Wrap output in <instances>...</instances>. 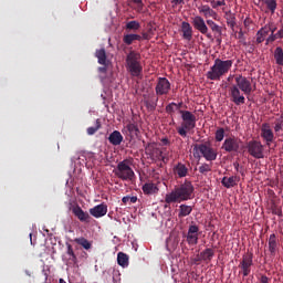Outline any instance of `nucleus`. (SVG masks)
Returning <instances> with one entry per match:
<instances>
[{
    "instance_id": "f257e3e1",
    "label": "nucleus",
    "mask_w": 283,
    "mask_h": 283,
    "mask_svg": "<svg viewBox=\"0 0 283 283\" xmlns=\"http://www.w3.org/2000/svg\"><path fill=\"white\" fill-rule=\"evenodd\" d=\"M235 83L237 84H233L229 88L231 101L232 103H234V105H244L245 98L244 95H241L240 90L241 92H243V94L250 96L251 92H253L251 81H249V78H247L245 76L238 75L235 77Z\"/></svg>"
},
{
    "instance_id": "f03ea898",
    "label": "nucleus",
    "mask_w": 283,
    "mask_h": 283,
    "mask_svg": "<svg viewBox=\"0 0 283 283\" xmlns=\"http://www.w3.org/2000/svg\"><path fill=\"white\" fill-rule=\"evenodd\" d=\"M191 198H193V185L191 181H185L166 193L165 202L166 205H174L176 202L191 200Z\"/></svg>"
},
{
    "instance_id": "7ed1b4c3",
    "label": "nucleus",
    "mask_w": 283,
    "mask_h": 283,
    "mask_svg": "<svg viewBox=\"0 0 283 283\" xmlns=\"http://www.w3.org/2000/svg\"><path fill=\"white\" fill-rule=\"evenodd\" d=\"M233 67V60H221L220 57L214 60L213 65L206 73L208 81H220L222 76H227L228 72H231Z\"/></svg>"
},
{
    "instance_id": "20e7f679",
    "label": "nucleus",
    "mask_w": 283,
    "mask_h": 283,
    "mask_svg": "<svg viewBox=\"0 0 283 283\" xmlns=\"http://www.w3.org/2000/svg\"><path fill=\"white\" fill-rule=\"evenodd\" d=\"M133 166L134 158H126L117 164L116 168L113 170V174H115L116 178H119V180H123L124 182L132 181L134 178H136V174L132 168Z\"/></svg>"
},
{
    "instance_id": "39448f33",
    "label": "nucleus",
    "mask_w": 283,
    "mask_h": 283,
    "mask_svg": "<svg viewBox=\"0 0 283 283\" xmlns=\"http://www.w3.org/2000/svg\"><path fill=\"white\" fill-rule=\"evenodd\" d=\"M126 70L132 76H140L143 74V64H140V53L130 51L126 56Z\"/></svg>"
},
{
    "instance_id": "423d86ee",
    "label": "nucleus",
    "mask_w": 283,
    "mask_h": 283,
    "mask_svg": "<svg viewBox=\"0 0 283 283\" xmlns=\"http://www.w3.org/2000/svg\"><path fill=\"white\" fill-rule=\"evenodd\" d=\"M179 114H181V120L184 123L177 128V133L182 138H187V132L196 129V115L189 111H179Z\"/></svg>"
},
{
    "instance_id": "0eeeda50",
    "label": "nucleus",
    "mask_w": 283,
    "mask_h": 283,
    "mask_svg": "<svg viewBox=\"0 0 283 283\" xmlns=\"http://www.w3.org/2000/svg\"><path fill=\"white\" fill-rule=\"evenodd\" d=\"M200 155L208 160V163H213L218 158V150L211 147V144H196L193 147L195 158H200Z\"/></svg>"
},
{
    "instance_id": "6e6552de",
    "label": "nucleus",
    "mask_w": 283,
    "mask_h": 283,
    "mask_svg": "<svg viewBox=\"0 0 283 283\" xmlns=\"http://www.w3.org/2000/svg\"><path fill=\"white\" fill-rule=\"evenodd\" d=\"M247 149L252 158H256V160L264 158V145H262V142L250 140Z\"/></svg>"
},
{
    "instance_id": "1a4fd4ad",
    "label": "nucleus",
    "mask_w": 283,
    "mask_h": 283,
    "mask_svg": "<svg viewBox=\"0 0 283 283\" xmlns=\"http://www.w3.org/2000/svg\"><path fill=\"white\" fill-rule=\"evenodd\" d=\"M242 145V139L231 136L227 137L221 146V149L223 151H227L228 154L238 153L240 151V146Z\"/></svg>"
},
{
    "instance_id": "9d476101",
    "label": "nucleus",
    "mask_w": 283,
    "mask_h": 283,
    "mask_svg": "<svg viewBox=\"0 0 283 283\" xmlns=\"http://www.w3.org/2000/svg\"><path fill=\"white\" fill-rule=\"evenodd\" d=\"M192 25L195 30H198L200 34H205L209 39V41H213V35L209 32V27H207V22H205V18L200 15H196L192 19Z\"/></svg>"
},
{
    "instance_id": "9b49d317",
    "label": "nucleus",
    "mask_w": 283,
    "mask_h": 283,
    "mask_svg": "<svg viewBox=\"0 0 283 283\" xmlns=\"http://www.w3.org/2000/svg\"><path fill=\"white\" fill-rule=\"evenodd\" d=\"M157 96H167L171 92V83L167 77H158L157 85L155 87Z\"/></svg>"
},
{
    "instance_id": "f8f14e48",
    "label": "nucleus",
    "mask_w": 283,
    "mask_h": 283,
    "mask_svg": "<svg viewBox=\"0 0 283 283\" xmlns=\"http://www.w3.org/2000/svg\"><path fill=\"white\" fill-rule=\"evenodd\" d=\"M261 138H263L268 147H271V144L275 140V134L273 133V129H271V124L263 123L261 125Z\"/></svg>"
},
{
    "instance_id": "ddd939ff",
    "label": "nucleus",
    "mask_w": 283,
    "mask_h": 283,
    "mask_svg": "<svg viewBox=\"0 0 283 283\" xmlns=\"http://www.w3.org/2000/svg\"><path fill=\"white\" fill-rule=\"evenodd\" d=\"M251 266H253V254L248 253L242 256V261L239 268L242 270L243 277H248L251 274Z\"/></svg>"
},
{
    "instance_id": "4468645a",
    "label": "nucleus",
    "mask_w": 283,
    "mask_h": 283,
    "mask_svg": "<svg viewBox=\"0 0 283 283\" xmlns=\"http://www.w3.org/2000/svg\"><path fill=\"white\" fill-rule=\"evenodd\" d=\"M159 182L154 181H147L143 185L142 190L145 196H156L158 191H160V188H158Z\"/></svg>"
},
{
    "instance_id": "2eb2a0df",
    "label": "nucleus",
    "mask_w": 283,
    "mask_h": 283,
    "mask_svg": "<svg viewBox=\"0 0 283 283\" xmlns=\"http://www.w3.org/2000/svg\"><path fill=\"white\" fill-rule=\"evenodd\" d=\"M200 14H203L205 19H218V12H216L209 4H202L198 8Z\"/></svg>"
},
{
    "instance_id": "dca6fc26",
    "label": "nucleus",
    "mask_w": 283,
    "mask_h": 283,
    "mask_svg": "<svg viewBox=\"0 0 283 283\" xmlns=\"http://www.w3.org/2000/svg\"><path fill=\"white\" fill-rule=\"evenodd\" d=\"M90 213L93 218H103V216H107V206L105 203H99L91 208Z\"/></svg>"
},
{
    "instance_id": "f3484780",
    "label": "nucleus",
    "mask_w": 283,
    "mask_h": 283,
    "mask_svg": "<svg viewBox=\"0 0 283 283\" xmlns=\"http://www.w3.org/2000/svg\"><path fill=\"white\" fill-rule=\"evenodd\" d=\"M72 213L75 218L78 219L80 222H90V213L84 212L81 206H75L72 208Z\"/></svg>"
},
{
    "instance_id": "a211bd4d",
    "label": "nucleus",
    "mask_w": 283,
    "mask_h": 283,
    "mask_svg": "<svg viewBox=\"0 0 283 283\" xmlns=\"http://www.w3.org/2000/svg\"><path fill=\"white\" fill-rule=\"evenodd\" d=\"M198 231H200V228H198V226L192 224L189 227L187 235L188 244H198Z\"/></svg>"
},
{
    "instance_id": "6ab92c4d",
    "label": "nucleus",
    "mask_w": 283,
    "mask_h": 283,
    "mask_svg": "<svg viewBox=\"0 0 283 283\" xmlns=\"http://www.w3.org/2000/svg\"><path fill=\"white\" fill-rule=\"evenodd\" d=\"M181 32L182 39H185V41H191L193 39V28H191L189 22L184 21L181 23Z\"/></svg>"
},
{
    "instance_id": "aec40b11",
    "label": "nucleus",
    "mask_w": 283,
    "mask_h": 283,
    "mask_svg": "<svg viewBox=\"0 0 283 283\" xmlns=\"http://www.w3.org/2000/svg\"><path fill=\"white\" fill-rule=\"evenodd\" d=\"M269 32H271V24H265L256 32V43H264L266 41V36H269Z\"/></svg>"
},
{
    "instance_id": "412c9836",
    "label": "nucleus",
    "mask_w": 283,
    "mask_h": 283,
    "mask_svg": "<svg viewBox=\"0 0 283 283\" xmlns=\"http://www.w3.org/2000/svg\"><path fill=\"white\" fill-rule=\"evenodd\" d=\"M174 171L178 178H186V176L189 174V168H187L185 164L179 163L174 167Z\"/></svg>"
},
{
    "instance_id": "4be33fe9",
    "label": "nucleus",
    "mask_w": 283,
    "mask_h": 283,
    "mask_svg": "<svg viewBox=\"0 0 283 283\" xmlns=\"http://www.w3.org/2000/svg\"><path fill=\"white\" fill-rule=\"evenodd\" d=\"M108 143L111 145H114L115 147H118L120 143H123V134L118 130H114L109 136H108Z\"/></svg>"
},
{
    "instance_id": "5701e85b",
    "label": "nucleus",
    "mask_w": 283,
    "mask_h": 283,
    "mask_svg": "<svg viewBox=\"0 0 283 283\" xmlns=\"http://www.w3.org/2000/svg\"><path fill=\"white\" fill-rule=\"evenodd\" d=\"M95 56L99 65H107V52L105 51V49H97L95 51Z\"/></svg>"
},
{
    "instance_id": "b1692460",
    "label": "nucleus",
    "mask_w": 283,
    "mask_h": 283,
    "mask_svg": "<svg viewBox=\"0 0 283 283\" xmlns=\"http://www.w3.org/2000/svg\"><path fill=\"white\" fill-rule=\"evenodd\" d=\"M214 255H216V251L211 248H207L206 250L200 252V259L203 262H211Z\"/></svg>"
},
{
    "instance_id": "393cba45",
    "label": "nucleus",
    "mask_w": 283,
    "mask_h": 283,
    "mask_svg": "<svg viewBox=\"0 0 283 283\" xmlns=\"http://www.w3.org/2000/svg\"><path fill=\"white\" fill-rule=\"evenodd\" d=\"M221 184L223 185V187H226V189H231V187H235V185H238V177H223Z\"/></svg>"
},
{
    "instance_id": "a878e982",
    "label": "nucleus",
    "mask_w": 283,
    "mask_h": 283,
    "mask_svg": "<svg viewBox=\"0 0 283 283\" xmlns=\"http://www.w3.org/2000/svg\"><path fill=\"white\" fill-rule=\"evenodd\" d=\"M134 41H143V36L135 33H130V34H125L123 38V42L125 43V45H132Z\"/></svg>"
},
{
    "instance_id": "bb28decb",
    "label": "nucleus",
    "mask_w": 283,
    "mask_h": 283,
    "mask_svg": "<svg viewBox=\"0 0 283 283\" xmlns=\"http://www.w3.org/2000/svg\"><path fill=\"white\" fill-rule=\"evenodd\" d=\"M191 211H193V207L185 205V203L180 205L178 218H187V216H191Z\"/></svg>"
},
{
    "instance_id": "cd10ccee",
    "label": "nucleus",
    "mask_w": 283,
    "mask_h": 283,
    "mask_svg": "<svg viewBox=\"0 0 283 283\" xmlns=\"http://www.w3.org/2000/svg\"><path fill=\"white\" fill-rule=\"evenodd\" d=\"M117 263L119 266H123V269H126V266H129V256L125 252H118Z\"/></svg>"
},
{
    "instance_id": "c85d7f7f",
    "label": "nucleus",
    "mask_w": 283,
    "mask_h": 283,
    "mask_svg": "<svg viewBox=\"0 0 283 283\" xmlns=\"http://www.w3.org/2000/svg\"><path fill=\"white\" fill-rule=\"evenodd\" d=\"M269 251L271 255H275V251H277V239L275 234H271L269 238Z\"/></svg>"
},
{
    "instance_id": "c756f323",
    "label": "nucleus",
    "mask_w": 283,
    "mask_h": 283,
    "mask_svg": "<svg viewBox=\"0 0 283 283\" xmlns=\"http://www.w3.org/2000/svg\"><path fill=\"white\" fill-rule=\"evenodd\" d=\"M207 25H209L210 30L214 32V34H218L219 36H222V27L218 25L213 20H207Z\"/></svg>"
},
{
    "instance_id": "7c9ffc66",
    "label": "nucleus",
    "mask_w": 283,
    "mask_h": 283,
    "mask_svg": "<svg viewBox=\"0 0 283 283\" xmlns=\"http://www.w3.org/2000/svg\"><path fill=\"white\" fill-rule=\"evenodd\" d=\"M74 242L85 249V251H90V249H92V242L83 237L74 239Z\"/></svg>"
},
{
    "instance_id": "2f4dec72",
    "label": "nucleus",
    "mask_w": 283,
    "mask_h": 283,
    "mask_svg": "<svg viewBox=\"0 0 283 283\" xmlns=\"http://www.w3.org/2000/svg\"><path fill=\"white\" fill-rule=\"evenodd\" d=\"M226 21H227V25L228 28H231V30H233L237 25L235 22V13L229 11L226 13Z\"/></svg>"
},
{
    "instance_id": "473e14b6",
    "label": "nucleus",
    "mask_w": 283,
    "mask_h": 283,
    "mask_svg": "<svg viewBox=\"0 0 283 283\" xmlns=\"http://www.w3.org/2000/svg\"><path fill=\"white\" fill-rule=\"evenodd\" d=\"M274 61H275L276 65L283 66V49H282V46H277L274 50Z\"/></svg>"
},
{
    "instance_id": "72a5a7b5",
    "label": "nucleus",
    "mask_w": 283,
    "mask_h": 283,
    "mask_svg": "<svg viewBox=\"0 0 283 283\" xmlns=\"http://www.w3.org/2000/svg\"><path fill=\"white\" fill-rule=\"evenodd\" d=\"M268 10H270L271 14H275V10H277V0H263Z\"/></svg>"
},
{
    "instance_id": "f704fd0d",
    "label": "nucleus",
    "mask_w": 283,
    "mask_h": 283,
    "mask_svg": "<svg viewBox=\"0 0 283 283\" xmlns=\"http://www.w3.org/2000/svg\"><path fill=\"white\" fill-rule=\"evenodd\" d=\"M145 105L149 112H155L156 107L158 106V98L154 99H146Z\"/></svg>"
},
{
    "instance_id": "c9c22d12",
    "label": "nucleus",
    "mask_w": 283,
    "mask_h": 283,
    "mask_svg": "<svg viewBox=\"0 0 283 283\" xmlns=\"http://www.w3.org/2000/svg\"><path fill=\"white\" fill-rule=\"evenodd\" d=\"M99 129H101V119H96L95 126L88 127L86 132H87L88 136H94V134L96 132H98Z\"/></svg>"
},
{
    "instance_id": "e433bc0d",
    "label": "nucleus",
    "mask_w": 283,
    "mask_h": 283,
    "mask_svg": "<svg viewBox=\"0 0 283 283\" xmlns=\"http://www.w3.org/2000/svg\"><path fill=\"white\" fill-rule=\"evenodd\" d=\"M126 127H127L130 136H138V134H140V129L138 128V125H136V124H128Z\"/></svg>"
},
{
    "instance_id": "4c0bfd02",
    "label": "nucleus",
    "mask_w": 283,
    "mask_h": 283,
    "mask_svg": "<svg viewBox=\"0 0 283 283\" xmlns=\"http://www.w3.org/2000/svg\"><path fill=\"white\" fill-rule=\"evenodd\" d=\"M216 143H222L224 140V128H218L214 133Z\"/></svg>"
},
{
    "instance_id": "58836bf2",
    "label": "nucleus",
    "mask_w": 283,
    "mask_h": 283,
    "mask_svg": "<svg viewBox=\"0 0 283 283\" xmlns=\"http://www.w3.org/2000/svg\"><path fill=\"white\" fill-rule=\"evenodd\" d=\"M66 253L70 256L69 260L76 264V254H74V248H72V244L66 245Z\"/></svg>"
},
{
    "instance_id": "ea45409f",
    "label": "nucleus",
    "mask_w": 283,
    "mask_h": 283,
    "mask_svg": "<svg viewBox=\"0 0 283 283\" xmlns=\"http://www.w3.org/2000/svg\"><path fill=\"white\" fill-rule=\"evenodd\" d=\"M283 129V117H279L275 119L274 122V132L275 134H280V132H282Z\"/></svg>"
},
{
    "instance_id": "a19ab883",
    "label": "nucleus",
    "mask_w": 283,
    "mask_h": 283,
    "mask_svg": "<svg viewBox=\"0 0 283 283\" xmlns=\"http://www.w3.org/2000/svg\"><path fill=\"white\" fill-rule=\"evenodd\" d=\"M126 30H140V22L136 20L127 22Z\"/></svg>"
},
{
    "instance_id": "79ce46f5",
    "label": "nucleus",
    "mask_w": 283,
    "mask_h": 283,
    "mask_svg": "<svg viewBox=\"0 0 283 283\" xmlns=\"http://www.w3.org/2000/svg\"><path fill=\"white\" fill-rule=\"evenodd\" d=\"M211 164H202L199 167V174H202V176H207V174H209V171H211Z\"/></svg>"
},
{
    "instance_id": "37998d69",
    "label": "nucleus",
    "mask_w": 283,
    "mask_h": 283,
    "mask_svg": "<svg viewBox=\"0 0 283 283\" xmlns=\"http://www.w3.org/2000/svg\"><path fill=\"white\" fill-rule=\"evenodd\" d=\"M122 202L124 205H127V202H130V205H136V202H138V197H136V196H133V197L126 196V197L122 198Z\"/></svg>"
},
{
    "instance_id": "c03bdc74",
    "label": "nucleus",
    "mask_w": 283,
    "mask_h": 283,
    "mask_svg": "<svg viewBox=\"0 0 283 283\" xmlns=\"http://www.w3.org/2000/svg\"><path fill=\"white\" fill-rule=\"evenodd\" d=\"M276 39H280V38L277 36V33H271V34L268 36V39H266V45H269V43L275 42Z\"/></svg>"
},
{
    "instance_id": "a18cd8bd",
    "label": "nucleus",
    "mask_w": 283,
    "mask_h": 283,
    "mask_svg": "<svg viewBox=\"0 0 283 283\" xmlns=\"http://www.w3.org/2000/svg\"><path fill=\"white\" fill-rule=\"evenodd\" d=\"M176 105V103H170V104H168L167 106H166V112H167V114H174V112H175V106Z\"/></svg>"
},
{
    "instance_id": "49530a36",
    "label": "nucleus",
    "mask_w": 283,
    "mask_h": 283,
    "mask_svg": "<svg viewBox=\"0 0 283 283\" xmlns=\"http://www.w3.org/2000/svg\"><path fill=\"white\" fill-rule=\"evenodd\" d=\"M133 3H136L137 4V10L138 12L143 11V8H144V3H143V0H132Z\"/></svg>"
},
{
    "instance_id": "de8ad7c7",
    "label": "nucleus",
    "mask_w": 283,
    "mask_h": 283,
    "mask_svg": "<svg viewBox=\"0 0 283 283\" xmlns=\"http://www.w3.org/2000/svg\"><path fill=\"white\" fill-rule=\"evenodd\" d=\"M211 6H212V8H220L222 6H227V2H224V1H217V2L212 1Z\"/></svg>"
},
{
    "instance_id": "09e8293b",
    "label": "nucleus",
    "mask_w": 283,
    "mask_h": 283,
    "mask_svg": "<svg viewBox=\"0 0 283 283\" xmlns=\"http://www.w3.org/2000/svg\"><path fill=\"white\" fill-rule=\"evenodd\" d=\"M259 282H260V283H269V282H271V279H269V276L262 274V275L260 276V279H259Z\"/></svg>"
},
{
    "instance_id": "8fccbe9b",
    "label": "nucleus",
    "mask_w": 283,
    "mask_h": 283,
    "mask_svg": "<svg viewBox=\"0 0 283 283\" xmlns=\"http://www.w3.org/2000/svg\"><path fill=\"white\" fill-rule=\"evenodd\" d=\"M171 3H174L175 6H180L185 3V0H171Z\"/></svg>"
},
{
    "instance_id": "3c124183",
    "label": "nucleus",
    "mask_w": 283,
    "mask_h": 283,
    "mask_svg": "<svg viewBox=\"0 0 283 283\" xmlns=\"http://www.w3.org/2000/svg\"><path fill=\"white\" fill-rule=\"evenodd\" d=\"M269 25H270V32H271V34H275V31L277 30V28H276V27H273V24H271V23H269Z\"/></svg>"
},
{
    "instance_id": "603ef678",
    "label": "nucleus",
    "mask_w": 283,
    "mask_h": 283,
    "mask_svg": "<svg viewBox=\"0 0 283 283\" xmlns=\"http://www.w3.org/2000/svg\"><path fill=\"white\" fill-rule=\"evenodd\" d=\"M98 72H101L102 74H107V66H101L98 69Z\"/></svg>"
},
{
    "instance_id": "864d4df0",
    "label": "nucleus",
    "mask_w": 283,
    "mask_h": 283,
    "mask_svg": "<svg viewBox=\"0 0 283 283\" xmlns=\"http://www.w3.org/2000/svg\"><path fill=\"white\" fill-rule=\"evenodd\" d=\"M170 142H169V138L165 137V138H161V145H169Z\"/></svg>"
},
{
    "instance_id": "5fc2aeb1",
    "label": "nucleus",
    "mask_w": 283,
    "mask_h": 283,
    "mask_svg": "<svg viewBox=\"0 0 283 283\" xmlns=\"http://www.w3.org/2000/svg\"><path fill=\"white\" fill-rule=\"evenodd\" d=\"M156 158H158V160H160V158H163V153L160 151V149H156Z\"/></svg>"
},
{
    "instance_id": "6e6d98bb",
    "label": "nucleus",
    "mask_w": 283,
    "mask_h": 283,
    "mask_svg": "<svg viewBox=\"0 0 283 283\" xmlns=\"http://www.w3.org/2000/svg\"><path fill=\"white\" fill-rule=\"evenodd\" d=\"M201 260L202 259L200 258V254H199L197 258L192 259V263L198 264V262H200Z\"/></svg>"
},
{
    "instance_id": "4d7b16f0",
    "label": "nucleus",
    "mask_w": 283,
    "mask_h": 283,
    "mask_svg": "<svg viewBox=\"0 0 283 283\" xmlns=\"http://www.w3.org/2000/svg\"><path fill=\"white\" fill-rule=\"evenodd\" d=\"M175 107L176 109H180V107H182V103L176 104Z\"/></svg>"
},
{
    "instance_id": "13d9d810",
    "label": "nucleus",
    "mask_w": 283,
    "mask_h": 283,
    "mask_svg": "<svg viewBox=\"0 0 283 283\" xmlns=\"http://www.w3.org/2000/svg\"><path fill=\"white\" fill-rule=\"evenodd\" d=\"M244 36V33L242 31L239 32V39H242Z\"/></svg>"
},
{
    "instance_id": "bf43d9fd",
    "label": "nucleus",
    "mask_w": 283,
    "mask_h": 283,
    "mask_svg": "<svg viewBox=\"0 0 283 283\" xmlns=\"http://www.w3.org/2000/svg\"><path fill=\"white\" fill-rule=\"evenodd\" d=\"M231 78H233V75H230V76L228 77V81H231Z\"/></svg>"
},
{
    "instance_id": "052dcab7",
    "label": "nucleus",
    "mask_w": 283,
    "mask_h": 283,
    "mask_svg": "<svg viewBox=\"0 0 283 283\" xmlns=\"http://www.w3.org/2000/svg\"><path fill=\"white\" fill-rule=\"evenodd\" d=\"M217 41H218V43H222V40H220V39H218Z\"/></svg>"
},
{
    "instance_id": "680f3d73",
    "label": "nucleus",
    "mask_w": 283,
    "mask_h": 283,
    "mask_svg": "<svg viewBox=\"0 0 283 283\" xmlns=\"http://www.w3.org/2000/svg\"><path fill=\"white\" fill-rule=\"evenodd\" d=\"M144 39H147V34H144Z\"/></svg>"
},
{
    "instance_id": "e2e57ef3",
    "label": "nucleus",
    "mask_w": 283,
    "mask_h": 283,
    "mask_svg": "<svg viewBox=\"0 0 283 283\" xmlns=\"http://www.w3.org/2000/svg\"><path fill=\"white\" fill-rule=\"evenodd\" d=\"M60 283H63V279H60Z\"/></svg>"
},
{
    "instance_id": "0e129e2a",
    "label": "nucleus",
    "mask_w": 283,
    "mask_h": 283,
    "mask_svg": "<svg viewBox=\"0 0 283 283\" xmlns=\"http://www.w3.org/2000/svg\"><path fill=\"white\" fill-rule=\"evenodd\" d=\"M30 238H32V233H30Z\"/></svg>"
}]
</instances>
